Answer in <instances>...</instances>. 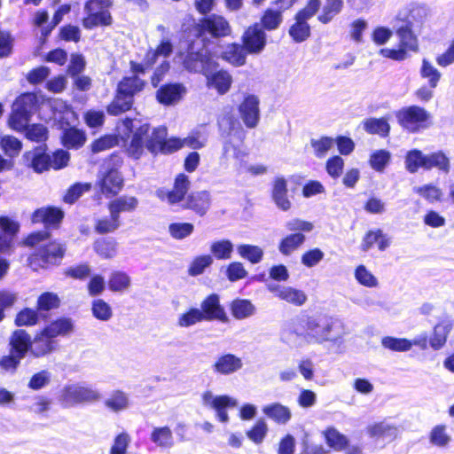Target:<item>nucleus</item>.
<instances>
[{
  "label": "nucleus",
  "instance_id": "1",
  "mask_svg": "<svg viewBox=\"0 0 454 454\" xmlns=\"http://www.w3.org/2000/svg\"><path fill=\"white\" fill-rule=\"evenodd\" d=\"M127 122H130L131 127L135 129L127 150L128 153L134 159L140 158L145 147L152 153H157L158 152L167 153L176 151L183 146L200 149L206 145V138L200 139L195 136H190L183 141L177 138L168 139L165 127H158L150 131V126L146 123L137 128L131 121L127 120Z\"/></svg>",
  "mask_w": 454,
  "mask_h": 454
},
{
  "label": "nucleus",
  "instance_id": "2",
  "mask_svg": "<svg viewBox=\"0 0 454 454\" xmlns=\"http://www.w3.org/2000/svg\"><path fill=\"white\" fill-rule=\"evenodd\" d=\"M298 336H302L309 343L322 344L332 342L342 343V339L347 333L344 324L335 318L325 317H308L304 325V332L294 330Z\"/></svg>",
  "mask_w": 454,
  "mask_h": 454
},
{
  "label": "nucleus",
  "instance_id": "3",
  "mask_svg": "<svg viewBox=\"0 0 454 454\" xmlns=\"http://www.w3.org/2000/svg\"><path fill=\"white\" fill-rule=\"evenodd\" d=\"M224 124L229 126V129L223 144L221 164L228 165L231 160L241 162L247 156V153L241 147L246 132L240 122L232 117L225 118L220 123V128L223 132Z\"/></svg>",
  "mask_w": 454,
  "mask_h": 454
},
{
  "label": "nucleus",
  "instance_id": "4",
  "mask_svg": "<svg viewBox=\"0 0 454 454\" xmlns=\"http://www.w3.org/2000/svg\"><path fill=\"white\" fill-rule=\"evenodd\" d=\"M38 106V98L35 93L27 92L16 98L8 119L9 127L22 132L31 121V117Z\"/></svg>",
  "mask_w": 454,
  "mask_h": 454
},
{
  "label": "nucleus",
  "instance_id": "5",
  "mask_svg": "<svg viewBox=\"0 0 454 454\" xmlns=\"http://www.w3.org/2000/svg\"><path fill=\"white\" fill-rule=\"evenodd\" d=\"M100 392L85 382H77L65 386L59 395V402L63 408H72L79 404L98 402Z\"/></svg>",
  "mask_w": 454,
  "mask_h": 454
},
{
  "label": "nucleus",
  "instance_id": "6",
  "mask_svg": "<svg viewBox=\"0 0 454 454\" xmlns=\"http://www.w3.org/2000/svg\"><path fill=\"white\" fill-rule=\"evenodd\" d=\"M428 15L429 9L425 4H411L398 12L394 22L422 31Z\"/></svg>",
  "mask_w": 454,
  "mask_h": 454
},
{
  "label": "nucleus",
  "instance_id": "7",
  "mask_svg": "<svg viewBox=\"0 0 454 454\" xmlns=\"http://www.w3.org/2000/svg\"><path fill=\"white\" fill-rule=\"evenodd\" d=\"M429 116V113L425 108L418 106L403 107L395 114L398 123L412 133L417 132Z\"/></svg>",
  "mask_w": 454,
  "mask_h": 454
},
{
  "label": "nucleus",
  "instance_id": "8",
  "mask_svg": "<svg viewBox=\"0 0 454 454\" xmlns=\"http://www.w3.org/2000/svg\"><path fill=\"white\" fill-rule=\"evenodd\" d=\"M184 67L193 73H200L206 77L215 71L216 62L207 54L206 50L189 51L183 60Z\"/></svg>",
  "mask_w": 454,
  "mask_h": 454
},
{
  "label": "nucleus",
  "instance_id": "9",
  "mask_svg": "<svg viewBox=\"0 0 454 454\" xmlns=\"http://www.w3.org/2000/svg\"><path fill=\"white\" fill-rule=\"evenodd\" d=\"M197 26L201 36L209 35L214 38H220L229 35L231 32L226 19L217 14H211L200 20Z\"/></svg>",
  "mask_w": 454,
  "mask_h": 454
},
{
  "label": "nucleus",
  "instance_id": "10",
  "mask_svg": "<svg viewBox=\"0 0 454 454\" xmlns=\"http://www.w3.org/2000/svg\"><path fill=\"white\" fill-rule=\"evenodd\" d=\"M65 251V247L59 242L43 244L37 252L29 257L30 264L33 265L36 262L42 267L48 264H58L63 258Z\"/></svg>",
  "mask_w": 454,
  "mask_h": 454
},
{
  "label": "nucleus",
  "instance_id": "11",
  "mask_svg": "<svg viewBox=\"0 0 454 454\" xmlns=\"http://www.w3.org/2000/svg\"><path fill=\"white\" fill-rule=\"evenodd\" d=\"M243 46L250 54L261 53L266 45V33L260 24L250 26L242 36Z\"/></svg>",
  "mask_w": 454,
  "mask_h": 454
},
{
  "label": "nucleus",
  "instance_id": "12",
  "mask_svg": "<svg viewBox=\"0 0 454 454\" xmlns=\"http://www.w3.org/2000/svg\"><path fill=\"white\" fill-rule=\"evenodd\" d=\"M267 289L275 297L294 306H302L307 301V295L303 291L292 286L270 283Z\"/></svg>",
  "mask_w": 454,
  "mask_h": 454
},
{
  "label": "nucleus",
  "instance_id": "13",
  "mask_svg": "<svg viewBox=\"0 0 454 454\" xmlns=\"http://www.w3.org/2000/svg\"><path fill=\"white\" fill-rule=\"evenodd\" d=\"M123 184V178L115 168H106L101 171L98 185L103 194L114 195L118 193Z\"/></svg>",
  "mask_w": 454,
  "mask_h": 454
},
{
  "label": "nucleus",
  "instance_id": "14",
  "mask_svg": "<svg viewBox=\"0 0 454 454\" xmlns=\"http://www.w3.org/2000/svg\"><path fill=\"white\" fill-rule=\"evenodd\" d=\"M259 98L254 95L247 96L239 106V112L244 124L254 129L260 121Z\"/></svg>",
  "mask_w": 454,
  "mask_h": 454
},
{
  "label": "nucleus",
  "instance_id": "15",
  "mask_svg": "<svg viewBox=\"0 0 454 454\" xmlns=\"http://www.w3.org/2000/svg\"><path fill=\"white\" fill-rule=\"evenodd\" d=\"M84 12L86 17L82 19V26L86 29H93L98 26H110L113 22L111 13L108 10L91 6V3L85 4Z\"/></svg>",
  "mask_w": 454,
  "mask_h": 454
},
{
  "label": "nucleus",
  "instance_id": "16",
  "mask_svg": "<svg viewBox=\"0 0 454 454\" xmlns=\"http://www.w3.org/2000/svg\"><path fill=\"white\" fill-rule=\"evenodd\" d=\"M189 187L190 181L188 176L184 174H179L175 179L172 191L161 189L157 192V195L161 200H167L168 204L175 205L184 199Z\"/></svg>",
  "mask_w": 454,
  "mask_h": 454
},
{
  "label": "nucleus",
  "instance_id": "17",
  "mask_svg": "<svg viewBox=\"0 0 454 454\" xmlns=\"http://www.w3.org/2000/svg\"><path fill=\"white\" fill-rule=\"evenodd\" d=\"M64 217V212L56 207L36 209L32 215L33 223H43L46 228H57Z\"/></svg>",
  "mask_w": 454,
  "mask_h": 454
},
{
  "label": "nucleus",
  "instance_id": "18",
  "mask_svg": "<svg viewBox=\"0 0 454 454\" xmlns=\"http://www.w3.org/2000/svg\"><path fill=\"white\" fill-rule=\"evenodd\" d=\"M200 310L205 315L204 319L207 321L213 319L222 322L228 321L224 309L220 304L219 296L215 294H210L201 302Z\"/></svg>",
  "mask_w": 454,
  "mask_h": 454
},
{
  "label": "nucleus",
  "instance_id": "19",
  "mask_svg": "<svg viewBox=\"0 0 454 454\" xmlns=\"http://www.w3.org/2000/svg\"><path fill=\"white\" fill-rule=\"evenodd\" d=\"M27 165L35 172L42 173L51 168V155L43 146L35 147L24 154Z\"/></svg>",
  "mask_w": 454,
  "mask_h": 454
},
{
  "label": "nucleus",
  "instance_id": "20",
  "mask_svg": "<svg viewBox=\"0 0 454 454\" xmlns=\"http://www.w3.org/2000/svg\"><path fill=\"white\" fill-rule=\"evenodd\" d=\"M186 93L185 87L181 83H168L161 86L156 92L157 100L165 106L177 103Z\"/></svg>",
  "mask_w": 454,
  "mask_h": 454
},
{
  "label": "nucleus",
  "instance_id": "21",
  "mask_svg": "<svg viewBox=\"0 0 454 454\" xmlns=\"http://www.w3.org/2000/svg\"><path fill=\"white\" fill-rule=\"evenodd\" d=\"M393 27L395 29L396 36L399 39V46L403 47L406 51H418V36L421 33V30H415L395 22L393 24Z\"/></svg>",
  "mask_w": 454,
  "mask_h": 454
},
{
  "label": "nucleus",
  "instance_id": "22",
  "mask_svg": "<svg viewBox=\"0 0 454 454\" xmlns=\"http://www.w3.org/2000/svg\"><path fill=\"white\" fill-rule=\"evenodd\" d=\"M211 204V196L207 191L191 192L184 204V207L194 211L199 215H204Z\"/></svg>",
  "mask_w": 454,
  "mask_h": 454
},
{
  "label": "nucleus",
  "instance_id": "23",
  "mask_svg": "<svg viewBox=\"0 0 454 454\" xmlns=\"http://www.w3.org/2000/svg\"><path fill=\"white\" fill-rule=\"evenodd\" d=\"M243 366L242 360L233 354H224L220 356L214 363L212 368L215 372L222 375H230Z\"/></svg>",
  "mask_w": 454,
  "mask_h": 454
},
{
  "label": "nucleus",
  "instance_id": "24",
  "mask_svg": "<svg viewBox=\"0 0 454 454\" xmlns=\"http://www.w3.org/2000/svg\"><path fill=\"white\" fill-rule=\"evenodd\" d=\"M149 439L157 448L163 450H170L175 445L173 432L168 426L153 427Z\"/></svg>",
  "mask_w": 454,
  "mask_h": 454
},
{
  "label": "nucleus",
  "instance_id": "25",
  "mask_svg": "<svg viewBox=\"0 0 454 454\" xmlns=\"http://www.w3.org/2000/svg\"><path fill=\"white\" fill-rule=\"evenodd\" d=\"M271 197L279 209L287 211L291 208L292 203L287 196V183L284 177L278 176L274 179Z\"/></svg>",
  "mask_w": 454,
  "mask_h": 454
},
{
  "label": "nucleus",
  "instance_id": "26",
  "mask_svg": "<svg viewBox=\"0 0 454 454\" xmlns=\"http://www.w3.org/2000/svg\"><path fill=\"white\" fill-rule=\"evenodd\" d=\"M10 345L13 354L24 357L28 349L30 350L31 338L25 330H16L11 337Z\"/></svg>",
  "mask_w": 454,
  "mask_h": 454
},
{
  "label": "nucleus",
  "instance_id": "27",
  "mask_svg": "<svg viewBox=\"0 0 454 454\" xmlns=\"http://www.w3.org/2000/svg\"><path fill=\"white\" fill-rule=\"evenodd\" d=\"M55 342L43 331L38 333L30 345V352L36 357L43 356L54 349Z\"/></svg>",
  "mask_w": 454,
  "mask_h": 454
},
{
  "label": "nucleus",
  "instance_id": "28",
  "mask_svg": "<svg viewBox=\"0 0 454 454\" xmlns=\"http://www.w3.org/2000/svg\"><path fill=\"white\" fill-rule=\"evenodd\" d=\"M374 244L378 245V247L380 251H384L387 247H389L390 242L386 235L382 232V231L377 229L374 231H369L365 234L361 244V248L363 251L366 252L370 250Z\"/></svg>",
  "mask_w": 454,
  "mask_h": 454
},
{
  "label": "nucleus",
  "instance_id": "29",
  "mask_svg": "<svg viewBox=\"0 0 454 454\" xmlns=\"http://www.w3.org/2000/svg\"><path fill=\"white\" fill-rule=\"evenodd\" d=\"M207 79V85L215 88L219 94H225L232 83L231 75L223 70L213 71Z\"/></svg>",
  "mask_w": 454,
  "mask_h": 454
},
{
  "label": "nucleus",
  "instance_id": "30",
  "mask_svg": "<svg viewBox=\"0 0 454 454\" xmlns=\"http://www.w3.org/2000/svg\"><path fill=\"white\" fill-rule=\"evenodd\" d=\"M130 404L129 395L121 390H114L105 400V406L113 412L118 413L129 409Z\"/></svg>",
  "mask_w": 454,
  "mask_h": 454
},
{
  "label": "nucleus",
  "instance_id": "31",
  "mask_svg": "<svg viewBox=\"0 0 454 454\" xmlns=\"http://www.w3.org/2000/svg\"><path fill=\"white\" fill-rule=\"evenodd\" d=\"M262 412L278 424H286L291 419V411L288 407L274 403L262 408Z\"/></svg>",
  "mask_w": 454,
  "mask_h": 454
},
{
  "label": "nucleus",
  "instance_id": "32",
  "mask_svg": "<svg viewBox=\"0 0 454 454\" xmlns=\"http://www.w3.org/2000/svg\"><path fill=\"white\" fill-rule=\"evenodd\" d=\"M74 330L70 318L61 317L48 325L43 331L52 340L58 336H65Z\"/></svg>",
  "mask_w": 454,
  "mask_h": 454
},
{
  "label": "nucleus",
  "instance_id": "33",
  "mask_svg": "<svg viewBox=\"0 0 454 454\" xmlns=\"http://www.w3.org/2000/svg\"><path fill=\"white\" fill-rule=\"evenodd\" d=\"M138 201L135 197L121 196L109 203L108 208L111 215H114L120 220V214L122 212L134 211L137 207Z\"/></svg>",
  "mask_w": 454,
  "mask_h": 454
},
{
  "label": "nucleus",
  "instance_id": "34",
  "mask_svg": "<svg viewBox=\"0 0 454 454\" xmlns=\"http://www.w3.org/2000/svg\"><path fill=\"white\" fill-rule=\"evenodd\" d=\"M247 53L243 45L231 43L222 52V58L233 66L240 67L246 63Z\"/></svg>",
  "mask_w": 454,
  "mask_h": 454
},
{
  "label": "nucleus",
  "instance_id": "35",
  "mask_svg": "<svg viewBox=\"0 0 454 454\" xmlns=\"http://www.w3.org/2000/svg\"><path fill=\"white\" fill-rule=\"evenodd\" d=\"M145 82L137 76L125 77L117 86V91L133 100L134 95L144 89Z\"/></svg>",
  "mask_w": 454,
  "mask_h": 454
},
{
  "label": "nucleus",
  "instance_id": "36",
  "mask_svg": "<svg viewBox=\"0 0 454 454\" xmlns=\"http://www.w3.org/2000/svg\"><path fill=\"white\" fill-rule=\"evenodd\" d=\"M425 160L426 170L436 168L444 173H448L450 171V160L442 152H436L430 154H425Z\"/></svg>",
  "mask_w": 454,
  "mask_h": 454
},
{
  "label": "nucleus",
  "instance_id": "37",
  "mask_svg": "<svg viewBox=\"0 0 454 454\" xmlns=\"http://www.w3.org/2000/svg\"><path fill=\"white\" fill-rule=\"evenodd\" d=\"M231 310L236 319H245L255 313L254 305L246 299H237L231 302Z\"/></svg>",
  "mask_w": 454,
  "mask_h": 454
},
{
  "label": "nucleus",
  "instance_id": "38",
  "mask_svg": "<svg viewBox=\"0 0 454 454\" xmlns=\"http://www.w3.org/2000/svg\"><path fill=\"white\" fill-rule=\"evenodd\" d=\"M0 229L4 232L0 234V252H4L10 247L8 235H14L19 230V224L8 217H0Z\"/></svg>",
  "mask_w": 454,
  "mask_h": 454
},
{
  "label": "nucleus",
  "instance_id": "39",
  "mask_svg": "<svg viewBox=\"0 0 454 454\" xmlns=\"http://www.w3.org/2000/svg\"><path fill=\"white\" fill-rule=\"evenodd\" d=\"M305 241V236L302 233H292L284 238L278 246L279 252L284 255H289L298 249Z\"/></svg>",
  "mask_w": 454,
  "mask_h": 454
},
{
  "label": "nucleus",
  "instance_id": "40",
  "mask_svg": "<svg viewBox=\"0 0 454 454\" xmlns=\"http://www.w3.org/2000/svg\"><path fill=\"white\" fill-rule=\"evenodd\" d=\"M234 250L233 243L229 239H221L212 242L210 252L217 260H229Z\"/></svg>",
  "mask_w": 454,
  "mask_h": 454
},
{
  "label": "nucleus",
  "instance_id": "41",
  "mask_svg": "<svg viewBox=\"0 0 454 454\" xmlns=\"http://www.w3.org/2000/svg\"><path fill=\"white\" fill-rule=\"evenodd\" d=\"M202 403L212 409L221 406H237L238 402L228 395L215 396L211 391H206L202 395Z\"/></svg>",
  "mask_w": 454,
  "mask_h": 454
},
{
  "label": "nucleus",
  "instance_id": "42",
  "mask_svg": "<svg viewBox=\"0 0 454 454\" xmlns=\"http://www.w3.org/2000/svg\"><path fill=\"white\" fill-rule=\"evenodd\" d=\"M369 434L372 437H380L384 440L392 441L396 437L398 429L396 427L386 422H380L371 427Z\"/></svg>",
  "mask_w": 454,
  "mask_h": 454
},
{
  "label": "nucleus",
  "instance_id": "43",
  "mask_svg": "<svg viewBox=\"0 0 454 454\" xmlns=\"http://www.w3.org/2000/svg\"><path fill=\"white\" fill-rule=\"evenodd\" d=\"M451 441L450 435L447 433L444 425H437L432 428L429 434V442L432 445L445 448Z\"/></svg>",
  "mask_w": 454,
  "mask_h": 454
},
{
  "label": "nucleus",
  "instance_id": "44",
  "mask_svg": "<svg viewBox=\"0 0 454 454\" xmlns=\"http://www.w3.org/2000/svg\"><path fill=\"white\" fill-rule=\"evenodd\" d=\"M237 251L242 258L253 264L259 263L262 260L264 254L260 247L248 244L238 246Z\"/></svg>",
  "mask_w": 454,
  "mask_h": 454
},
{
  "label": "nucleus",
  "instance_id": "45",
  "mask_svg": "<svg viewBox=\"0 0 454 454\" xmlns=\"http://www.w3.org/2000/svg\"><path fill=\"white\" fill-rule=\"evenodd\" d=\"M267 9L261 18L262 28L266 30L277 29L283 21L282 10Z\"/></svg>",
  "mask_w": 454,
  "mask_h": 454
},
{
  "label": "nucleus",
  "instance_id": "46",
  "mask_svg": "<svg viewBox=\"0 0 454 454\" xmlns=\"http://www.w3.org/2000/svg\"><path fill=\"white\" fill-rule=\"evenodd\" d=\"M96 253L105 259H111L115 256L117 242L114 239H100L94 243Z\"/></svg>",
  "mask_w": 454,
  "mask_h": 454
},
{
  "label": "nucleus",
  "instance_id": "47",
  "mask_svg": "<svg viewBox=\"0 0 454 454\" xmlns=\"http://www.w3.org/2000/svg\"><path fill=\"white\" fill-rule=\"evenodd\" d=\"M364 129L370 134H378L381 137H387L390 130V126L387 120L383 118H370L364 121Z\"/></svg>",
  "mask_w": 454,
  "mask_h": 454
},
{
  "label": "nucleus",
  "instance_id": "48",
  "mask_svg": "<svg viewBox=\"0 0 454 454\" xmlns=\"http://www.w3.org/2000/svg\"><path fill=\"white\" fill-rule=\"evenodd\" d=\"M133 105V100L129 98L125 97L122 94H120L117 91L116 96L114 97L112 103L107 106V113L110 115L117 116L131 108Z\"/></svg>",
  "mask_w": 454,
  "mask_h": 454
},
{
  "label": "nucleus",
  "instance_id": "49",
  "mask_svg": "<svg viewBox=\"0 0 454 454\" xmlns=\"http://www.w3.org/2000/svg\"><path fill=\"white\" fill-rule=\"evenodd\" d=\"M342 7L343 0H326L322 14L317 17V20L324 24H327L340 12Z\"/></svg>",
  "mask_w": 454,
  "mask_h": 454
},
{
  "label": "nucleus",
  "instance_id": "50",
  "mask_svg": "<svg viewBox=\"0 0 454 454\" xmlns=\"http://www.w3.org/2000/svg\"><path fill=\"white\" fill-rule=\"evenodd\" d=\"M0 147L6 156L13 158L20 154L22 149V143L17 137L6 135L1 137Z\"/></svg>",
  "mask_w": 454,
  "mask_h": 454
},
{
  "label": "nucleus",
  "instance_id": "51",
  "mask_svg": "<svg viewBox=\"0 0 454 454\" xmlns=\"http://www.w3.org/2000/svg\"><path fill=\"white\" fill-rule=\"evenodd\" d=\"M85 140V134L75 128L67 129L62 137L63 145L67 148H79Z\"/></svg>",
  "mask_w": 454,
  "mask_h": 454
},
{
  "label": "nucleus",
  "instance_id": "52",
  "mask_svg": "<svg viewBox=\"0 0 454 454\" xmlns=\"http://www.w3.org/2000/svg\"><path fill=\"white\" fill-rule=\"evenodd\" d=\"M425 154L418 150L413 149L407 153L405 157V167L410 173H416L419 168L425 169Z\"/></svg>",
  "mask_w": 454,
  "mask_h": 454
},
{
  "label": "nucleus",
  "instance_id": "53",
  "mask_svg": "<svg viewBox=\"0 0 454 454\" xmlns=\"http://www.w3.org/2000/svg\"><path fill=\"white\" fill-rule=\"evenodd\" d=\"M450 329V325L447 323H441L434 326V334L430 339V345L434 349H439L445 344Z\"/></svg>",
  "mask_w": 454,
  "mask_h": 454
},
{
  "label": "nucleus",
  "instance_id": "54",
  "mask_svg": "<svg viewBox=\"0 0 454 454\" xmlns=\"http://www.w3.org/2000/svg\"><path fill=\"white\" fill-rule=\"evenodd\" d=\"M91 312L94 317L100 321H109L113 317L111 306L102 299H96L91 303Z\"/></svg>",
  "mask_w": 454,
  "mask_h": 454
},
{
  "label": "nucleus",
  "instance_id": "55",
  "mask_svg": "<svg viewBox=\"0 0 454 454\" xmlns=\"http://www.w3.org/2000/svg\"><path fill=\"white\" fill-rule=\"evenodd\" d=\"M325 437L327 445L335 450H343L348 442L347 437L335 428H328L325 432Z\"/></svg>",
  "mask_w": 454,
  "mask_h": 454
},
{
  "label": "nucleus",
  "instance_id": "56",
  "mask_svg": "<svg viewBox=\"0 0 454 454\" xmlns=\"http://www.w3.org/2000/svg\"><path fill=\"white\" fill-rule=\"evenodd\" d=\"M381 345L385 348H387L392 351L404 352L411 348L412 342L404 338H395L391 336H387L382 338Z\"/></svg>",
  "mask_w": 454,
  "mask_h": 454
},
{
  "label": "nucleus",
  "instance_id": "57",
  "mask_svg": "<svg viewBox=\"0 0 454 454\" xmlns=\"http://www.w3.org/2000/svg\"><path fill=\"white\" fill-rule=\"evenodd\" d=\"M289 35L296 43H301L310 36V27L308 22L295 20L289 28Z\"/></svg>",
  "mask_w": 454,
  "mask_h": 454
},
{
  "label": "nucleus",
  "instance_id": "58",
  "mask_svg": "<svg viewBox=\"0 0 454 454\" xmlns=\"http://www.w3.org/2000/svg\"><path fill=\"white\" fill-rule=\"evenodd\" d=\"M158 55L153 49L148 50L141 63L130 61V69L134 74H145L156 63Z\"/></svg>",
  "mask_w": 454,
  "mask_h": 454
},
{
  "label": "nucleus",
  "instance_id": "59",
  "mask_svg": "<svg viewBox=\"0 0 454 454\" xmlns=\"http://www.w3.org/2000/svg\"><path fill=\"white\" fill-rule=\"evenodd\" d=\"M204 314L200 309L192 308L187 312L180 315L177 325L180 327H190L204 319Z\"/></svg>",
  "mask_w": 454,
  "mask_h": 454
},
{
  "label": "nucleus",
  "instance_id": "60",
  "mask_svg": "<svg viewBox=\"0 0 454 454\" xmlns=\"http://www.w3.org/2000/svg\"><path fill=\"white\" fill-rule=\"evenodd\" d=\"M311 147L313 148L314 154L317 158H324L328 151L334 145V139L330 137H322L319 139L310 140Z\"/></svg>",
  "mask_w": 454,
  "mask_h": 454
},
{
  "label": "nucleus",
  "instance_id": "61",
  "mask_svg": "<svg viewBox=\"0 0 454 454\" xmlns=\"http://www.w3.org/2000/svg\"><path fill=\"white\" fill-rule=\"evenodd\" d=\"M26 132V137L33 142H44L48 137V129L43 124H27V128L22 131Z\"/></svg>",
  "mask_w": 454,
  "mask_h": 454
},
{
  "label": "nucleus",
  "instance_id": "62",
  "mask_svg": "<svg viewBox=\"0 0 454 454\" xmlns=\"http://www.w3.org/2000/svg\"><path fill=\"white\" fill-rule=\"evenodd\" d=\"M213 262V256L209 254L195 257L188 269L189 275L194 277L202 274L205 269L209 267Z\"/></svg>",
  "mask_w": 454,
  "mask_h": 454
},
{
  "label": "nucleus",
  "instance_id": "63",
  "mask_svg": "<svg viewBox=\"0 0 454 454\" xmlns=\"http://www.w3.org/2000/svg\"><path fill=\"white\" fill-rule=\"evenodd\" d=\"M130 285L129 277L122 271H116L112 273L108 286L111 291L121 292L127 289Z\"/></svg>",
  "mask_w": 454,
  "mask_h": 454
},
{
  "label": "nucleus",
  "instance_id": "64",
  "mask_svg": "<svg viewBox=\"0 0 454 454\" xmlns=\"http://www.w3.org/2000/svg\"><path fill=\"white\" fill-rule=\"evenodd\" d=\"M130 442L131 437L128 433H120L114 437L109 454H127Z\"/></svg>",
  "mask_w": 454,
  "mask_h": 454
}]
</instances>
